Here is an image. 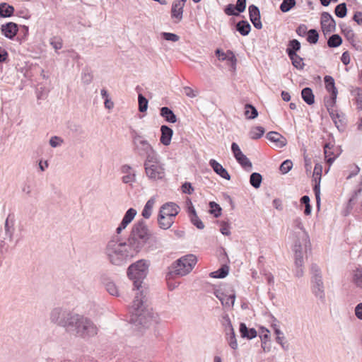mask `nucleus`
Segmentation results:
<instances>
[{
	"mask_svg": "<svg viewBox=\"0 0 362 362\" xmlns=\"http://www.w3.org/2000/svg\"><path fill=\"white\" fill-rule=\"evenodd\" d=\"M149 264L145 259H140L131 264L127 270L129 278L133 281L134 289L137 291L132 305V315L130 322L135 325H141L148 327L152 325L159 322V317L157 313L148 309L146 293L142 286L143 280L147 275Z\"/></svg>",
	"mask_w": 362,
	"mask_h": 362,
	"instance_id": "1",
	"label": "nucleus"
},
{
	"mask_svg": "<svg viewBox=\"0 0 362 362\" xmlns=\"http://www.w3.org/2000/svg\"><path fill=\"white\" fill-rule=\"evenodd\" d=\"M137 254L128 241H123L118 235H113L105 247V255L108 260L116 266L127 264Z\"/></svg>",
	"mask_w": 362,
	"mask_h": 362,
	"instance_id": "2",
	"label": "nucleus"
},
{
	"mask_svg": "<svg viewBox=\"0 0 362 362\" xmlns=\"http://www.w3.org/2000/svg\"><path fill=\"white\" fill-rule=\"evenodd\" d=\"M69 332L82 339H90L98 334V327L88 317L76 314Z\"/></svg>",
	"mask_w": 362,
	"mask_h": 362,
	"instance_id": "3",
	"label": "nucleus"
},
{
	"mask_svg": "<svg viewBox=\"0 0 362 362\" xmlns=\"http://www.w3.org/2000/svg\"><path fill=\"white\" fill-rule=\"evenodd\" d=\"M151 232L143 219L134 224L128 238V243L139 253L151 238Z\"/></svg>",
	"mask_w": 362,
	"mask_h": 362,
	"instance_id": "4",
	"label": "nucleus"
},
{
	"mask_svg": "<svg viewBox=\"0 0 362 362\" xmlns=\"http://www.w3.org/2000/svg\"><path fill=\"white\" fill-rule=\"evenodd\" d=\"M197 262L196 256L192 254L180 257L169 267L168 278L174 279L187 275L192 270Z\"/></svg>",
	"mask_w": 362,
	"mask_h": 362,
	"instance_id": "5",
	"label": "nucleus"
},
{
	"mask_svg": "<svg viewBox=\"0 0 362 362\" xmlns=\"http://www.w3.org/2000/svg\"><path fill=\"white\" fill-rule=\"evenodd\" d=\"M144 166L146 175L150 180H161L164 177L165 169L158 154L146 158Z\"/></svg>",
	"mask_w": 362,
	"mask_h": 362,
	"instance_id": "6",
	"label": "nucleus"
},
{
	"mask_svg": "<svg viewBox=\"0 0 362 362\" xmlns=\"http://www.w3.org/2000/svg\"><path fill=\"white\" fill-rule=\"evenodd\" d=\"M76 314L62 308H55L50 312L49 320L51 322L69 331Z\"/></svg>",
	"mask_w": 362,
	"mask_h": 362,
	"instance_id": "7",
	"label": "nucleus"
},
{
	"mask_svg": "<svg viewBox=\"0 0 362 362\" xmlns=\"http://www.w3.org/2000/svg\"><path fill=\"white\" fill-rule=\"evenodd\" d=\"M132 136L134 149L139 156H145L146 158H149L158 154L150 143L138 132L134 130Z\"/></svg>",
	"mask_w": 362,
	"mask_h": 362,
	"instance_id": "8",
	"label": "nucleus"
},
{
	"mask_svg": "<svg viewBox=\"0 0 362 362\" xmlns=\"http://www.w3.org/2000/svg\"><path fill=\"white\" fill-rule=\"evenodd\" d=\"M310 272L312 274L311 283L313 293L317 298L321 300H324L325 289L320 269L317 264H313L310 267Z\"/></svg>",
	"mask_w": 362,
	"mask_h": 362,
	"instance_id": "9",
	"label": "nucleus"
},
{
	"mask_svg": "<svg viewBox=\"0 0 362 362\" xmlns=\"http://www.w3.org/2000/svg\"><path fill=\"white\" fill-rule=\"evenodd\" d=\"M294 227L298 229V231L293 233L292 238L294 242V245L296 243L300 244L305 247L307 250L308 247H310V243L308 233L303 228V226L300 218H297L293 221Z\"/></svg>",
	"mask_w": 362,
	"mask_h": 362,
	"instance_id": "10",
	"label": "nucleus"
},
{
	"mask_svg": "<svg viewBox=\"0 0 362 362\" xmlns=\"http://www.w3.org/2000/svg\"><path fill=\"white\" fill-rule=\"evenodd\" d=\"M231 151L233 153L238 163L247 171H250L252 168V163L247 158L245 155L243 153L239 146L233 142L231 144Z\"/></svg>",
	"mask_w": 362,
	"mask_h": 362,
	"instance_id": "11",
	"label": "nucleus"
},
{
	"mask_svg": "<svg viewBox=\"0 0 362 362\" xmlns=\"http://www.w3.org/2000/svg\"><path fill=\"white\" fill-rule=\"evenodd\" d=\"M293 251L295 254V275L297 277H301L303 275V247L300 244L296 243L293 246Z\"/></svg>",
	"mask_w": 362,
	"mask_h": 362,
	"instance_id": "12",
	"label": "nucleus"
},
{
	"mask_svg": "<svg viewBox=\"0 0 362 362\" xmlns=\"http://www.w3.org/2000/svg\"><path fill=\"white\" fill-rule=\"evenodd\" d=\"M320 23L324 34H327L335 31V21L328 12L322 13Z\"/></svg>",
	"mask_w": 362,
	"mask_h": 362,
	"instance_id": "13",
	"label": "nucleus"
},
{
	"mask_svg": "<svg viewBox=\"0 0 362 362\" xmlns=\"http://www.w3.org/2000/svg\"><path fill=\"white\" fill-rule=\"evenodd\" d=\"M15 217L12 214H9L4 223V234L6 238L10 242L13 239V235L15 232Z\"/></svg>",
	"mask_w": 362,
	"mask_h": 362,
	"instance_id": "14",
	"label": "nucleus"
},
{
	"mask_svg": "<svg viewBox=\"0 0 362 362\" xmlns=\"http://www.w3.org/2000/svg\"><path fill=\"white\" fill-rule=\"evenodd\" d=\"M180 207L173 202H168L161 206L160 212L165 216L171 217L173 220L174 218L178 214Z\"/></svg>",
	"mask_w": 362,
	"mask_h": 362,
	"instance_id": "15",
	"label": "nucleus"
},
{
	"mask_svg": "<svg viewBox=\"0 0 362 362\" xmlns=\"http://www.w3.org/2000/svg\"><path fill=\"white\" fill-rule=\"evenodd\" d=\"M250 20L253 24L254 27L257 29H261L262 24L260 21V12L257 6L255 5H250L248 8Z\"/></svg>",
	"mask_w": 362,
	"mask_h": 362,
	"instance_id": "16",
	"label": "nucleus"
},
{
	"mask_svg": "<svg viewBox=\"0 0 362 362\" xmlns=\"http://www.w3.org/2000/svg\"><path fill=\"white\" fill-rule=\"evenodd\" d=\"M322 167L320 164H316L314 168L313 175L316 176L315 179L318 177V182H316L314 187L313 191L315 195L317 206L319 207L320 204V182L321 179Z\"/></svg>",
	"mask_w": 362,
	"mask_h": 362,
	"instance_id": "17",
	"label": "nucleus"
},
{
	"mask_svg": "<svg viewBox=\"0 0 362 362\" xmlns=\"http://www.w3.org/2000/svg\"><path fill=\"white\" fill-rule=\"evenodd\" d=\"M214 295L221 302V304L223 306L229 308L233 306L235 299V293L227 296L221 291L216 290L214 291Z\"/></svg>",
	"mask_w": 362,
	"mask_h": 362,
	"instance_id": "18",
	"label": "nucleus"
},
{
	"mask_svg": "<svg viewBox=\"0 0 362 362\" xmlns=\"http://www.w3.org/2000/svg\"><path fill=\"white\" fill-rule=\"evenodd\" d=\"M122 173L124 175L122 180L125 184H132L136 181V175L132 167L129 165H124L121 168Z\"/></svg>",
	"mask_w": 362,
	"mask_h": 362,
	"instance_id": "19",
	"label": "nucleus"
},
{
	"mask_svg": "<svg viewBox=\"0 0 362 362\" xmlns=\"http://www.w3.org/2000/svg\"><path fill=\"white\" fill-rule=\"evenodd\" d=\"M2 34L7 38L13 39L18 31L16 23L10 22L1 25Z\"/></svg>",
	"mask_w": 362,
	"mask_h": 362,
	"instance_id": "20",
	"label": "nucleus"
},
{
	"mask_svg": "<svg viewBox=\"0 0 362 362\" xmlns=\"http://www.w3.org/2000/svg\"><path fill=\"white\" fill-rule=\"evenodd\" d=\"M190 206L188 207V214L191 223L196 226L198 229L202 230L204 228V224L197 216L194 207L192 206L191 201H189Z\"/></svg>",
	"mask_w": 362,
	"mask_h": 362,
	"instance_id": "21",
	"label": "nucleus"
},
{
	"mask_svg": "<svg viewBox=\"0 0 362 362\" xmlns=\"http://www.w3.org/2000/svg\"><path fill=\"white\" fill-rule=\"evenodd\" d=\"M266 137L268 140L274 143L277 148H283L286 145V138L276 132H269L267 134Z\"/></svg>",
	"mask_w": 362,
	"mask_h": 362,
	"instance_id": "22",
	"label": "nucleus"
},
{
	"mask_svg": "<svg viewBox=\"0 0 362 362\" xmlns=\"http://www.w3.org/2000/svg\"><path fill=\"white\" fill-rule=\"evenodd\" d=\"M160 143L164 146H168L170 144L171 139L173 134V129L166 125H162L160 127Z\"/></svg>",
	"mask_w": 362,
	"mask_h": 362,
	"instance_id": "23",
	"label": "nucleus"
},
{
	"mask_svg": "<svg viewBox=\"0 0 362 362\" xmlns=\"http://www.w3.org/2000/svg\"><path fill=\"white\" fill-rule=\"evenodd\" d=\"M210 166L213 168L214 172L217 173L222 178L229 180L230 179V176L228 171L216 160L211 159L209 161Z\"/></svg>",
	"mask_w": 362,
	"mask_h": 362,
	"instance_id": "24",
	"label": "nucleus"
},
{
	"mask_svg": "<svg viewBox=\"0 0 362 362\" xmlns=\"http://www.w3.org/2000/svg\"><path fill=\"white\" fill-rule=\"evenodd\" d=\"M240 333L243 338H247L248 339H254L257 337V331L254 328H247L246 325L243 322L240 325Z\"/></svg>",
	"mask_w": 362,
	"mask_h": 362,
	"instance_id": "25",
	"label": "nucleus"
},
{
	"mask_svg": "<svg viewBox=\"0 0 362 362\" xmlns=\"http://www.w3.org/2000/svg\"><path fill=\"white\" fill-rule=\"evenodd\" d=\"M183 7V3L174 1L171 9L172 18H176L178 21H181L182 18Z\"/></svg>",
	"mask_w": 362,
	"mask_h": 362,
	"instance_id": "26",
	"label": "nucleus"
},
{
	"mask_svg": "<svg viewBox=\"0 0 362 362\" xmlns=\"http://www.w3.org/2000/svg\"><path fill=\"white\" fill-rule=\"evenodd\" d=\"M158 223L160 228L166 230L171 227L174 223V220L171 217L165 216L159 211L158 216Z\"/></svg>",
	"mask_w": 362,
	"mask_h": 362,
	"instance_id": "27",
	"label": "nucleus"
},
{
	"mask_svg": "<svg viewBox=\"0 0 362 362\" xmlns=\"http://www.w3.org/2000/svg\"><path fill=\"white\" fill-rule=\"evenodd\" d=\"M324 81L327 90L331 93V95H333V98H337L338 91L335 87L334 79L333 77L331 76H325L324 78Z\"/></svg>",
	"mask_w": 362,
	"mask_h": 362,
	"instance_id": "28",
	"label": "nucleus"
},
{
	"mask_svg": "<svg viewBox=\"0 0 362 362\" xmlns=\"http://www.w3.org/2000/svg\"><path fill=\"white\" fill-rule=\"evenodd\" d=\"M160 114L168 122L175 123L177 121L176 115L173 110L168 107H161Z\"/></svg>",
	"mask_w": 362,
	"mask_h": 362,
	"instance_id": "29",
	"label": "nucleus"
},
{
	"mask_svg": "<svg viewBox=\"0 0 362 362\" xmlns=\"http://www.w3.org/2000/svg\"><path fill=\"white\" fill-rule=\"evenodd\" d=\"M301 96L308 105H310L315 103V96L310 88H304L301 91Z\"/></svg>",
	"mask_w": 362,
	"mask_h": 362,
	"instance_id": "30",
	"label": "nucleus"
},
{
	"mask_svg": "<svg viewBox=\"0 0 362 362\" xmlns=\"http://www.w3.org/2000/svg\"><path fill=\"white\" fill-rule=\"evenodd\" d=\"M14 12L13 6L6 4H0V17L8 18L13 16Z\"/></svg>",
	"mask_w": 362,
	"mask_h": 362,
	"instance_id": "31",
	"label": "nucleus"
},
{
	"mask_svg": "<svg viewBox=\"0 0 362 362\" xmlns=\"http://www.w3.org/2000/svg\"><path fill=\"white\" fill-rule=\"evenodd\" d=\"M236 30L243 36L247 35L251 30V26L247 21H240L236 24Z\"/></svg>",
	"mask_w": 362,
	"mask_h": 362,
	"instance_id": "32",
	"label": "nucleus"
},
{
	"mask_svg": "<svg viewBox=\"0 0 362 362\" xmlns=\"http://www.w3.org/2000/svg\"><path fill=\"white\" fill-rule=\"evenodd\" d=\"M155 203L156 199L154 197H151L150 199L147 201L141 213V215L143 216L144 218H150Z\"/></svg>",
	"mask_w": 362,
	"mask_h": 362,
	"instance_id": "33",
	"label": "nucleus"
},
{
	"mask_svg": "<svg viewBox=\"0 0 362 362\" xmlns=\"http://www.w3.org/2000/svg\"><path fill=\"white\" fill-rule=\"evenodd\" d=\"M352 281L356 287L362 288V267L353 271Z\"/></svg>",
	"mask_w": 362,
	"mask_h": 362,
	"instance_id": "34",
	"label": "nucleus"
},
{
	"mask_svg": "<svg viewBox=\"0 0 362 362\" xmlns=\"http://www.w3.org/2000/svg\"><path fill=\"white\" fill-rule=\"evenodd\" d=\"M136 215V211L133 209L130 208L129 209L127 212L125 213L122 221L120 223L122 224V226H127L134 219L135 216Z\"/></svg>",
	"mask_w": 362,
	"mask_h": 362,
	"instance_id": "35",
	"label": "nucleus"
},
{
	"mask_svg": "<svg viewBox=\"0 0 362 362\" xmlns=\"http://www.w3.org/2000/svg\"><path fill=\"white\" fill-rule=\"evenodd\" d=\"M229 267L227 265H223L217 271L212 272L209 274V276L212 278L223 279L228 274Z\"/></svg>",
	"mask_w": 362,
	"mask_h": 362,
	"instance_id": "36",
	"label": "nucleus"
},
{
	"mask_svg": "<svg viewBox=\"0 0 362 362\" xmlns=\"http://www.w3.org/2000/svg\"><path fill=\"white\" fill-rule=\"evenodd\" d=\"M226 339L228 342L230 347L234 350L238 349V342L235 337L234 329L226 332Z\"/></svg>",
	"mask_w": 362,
	"mask_h": 362,
	"instance_id": "37",
	"label": "nucleus"
},
{
	"mask_svg": "<svg viewBox=\"0 0 362 362\" xmlns=\"http://www.w3.org/2000/svg\"><path fill=\"white\" fill-rule=\"evenodd\" d=\"M340 26L341 32L344 35L346 40L349 41L351 43H354L355 42V34L353 30L349 26H347L344 24Z\"/></svg>",
	"mask_w": 362,
	"mask_h": 362,
	"instance_id": "38",
	"label": "nucleus"
},
{
	"mask_svg": "<svg viewBox=\"0 0 362 362\" xmlns=\"http://www.w3.org/2000/svg\"><path fill=\"white\" fill-rule=\"evenodd\" d=\"M300 43L298 40L293 39L289 41L288 47L286 49V53L288 56L291 55V54H296V52L300 50Z\"/></svg>",
	"mask_w": 362,
	"mask_h": 362,
	"instance_id": "39",
	"label": "nucleus"
},
{
	"mask_svg": "<svg viewBox=\"0 0 362 362\" xmlns=\"http://www.w3.org/2000/svg\"><path fill=\"white\" fill-rule=\"evenodd\" d=\"M245 115L248 119H253L258 116L257 109L250 104H246L245 106Z\"/></svg>",
	"mask_w": 362,
	"mask_h": 362,
	"instance_id": "40",
	"label": "nucleus"
},
{
	"mask_svg": "<svg viewBox=\"0 0 362 362\" xmlns=\"http://www.w3.org/2000/svg\"><path fill=\"white\" fill-rule=\"evenodd\" d=\"M262 177L258 173H252L250 177V183L255 189H258L262 183Z\"/></svg>",
	"mask_w": 362,
	"mask_h": 362,
	"instance_id": "41",
	"label": "nucleus"
},
{
	"mask_svg": "<svg viewBox=\"0 0 362 362\" xmlns=\"http://www.w3.org/2000/svg\"><path fill=\"white\" fill-rule=\"evenodd\" d=\"M342 43V39L338 34H334L327 40L329 47H337Z\"/></svg>",
	"mask_w": 362,
	"mask_h": 362,
	"instance_id": "42",
	"label": "nucleus"
},
{
	"mask_svg": "<svg viewBox=\"0 0 362 362\" xmlns=\"http://www.w3.org/2000/svg\"><path fill=\"white\" fill-rule=\"evenodd\" d=\"M291 55L288 56L292 62V64L298 69H303L305 64L303 62V58L300 57L297 54H291Z\"/></svg>",
	"mask_w": 362,
	"mask_h": 362,
	"instance_id": "43",
	"label": "nucleus"
},
{
	"mask_svg": "<svg viewBox=\"0 0 362 362\" xmlns=\"http://www.w3.org/2000/svg\"><path fill=\"white\" fill-rule=\"evenodd\" d=\"M264 134V129L262 127H253L249 133L250 137L252 139H258L261 138Z\"/></svg>",
	"mask_w": 362,
	"mask_h": 362,
	"instance_id": "44",
	"label": "nucleus"
},
{
	"mask_svg": "<svg viewBox=\"0 0 362 362\" xmlns=\"http://www.w3.org/2000/svg\"><path fill=\"white\" fill-rule=\"evenodd\" d=\"M328 112H329V114L332 119L334 121L335 125L337 126V127L338 129H339V123H340V124L341 126H343L344 122L341 119V115L338 112V111L337 110L333 109V110H329Z\"/></svg>",
	"mask_w": 362,
	"mask_h": 362,
	"instance_id": "45",
	"label": "nucleus"
},
{
	"mask_svg": "<svg viewBox=\"0 0 362 362\" xmlns=\"http://www.w3.org/2000/svg\"><path fill=\"white\" fill-rule=\"evenodd\" d=\"M296 4V0H283L280 5V10L283 13L288 12Z\"/></svg>",
	"mask_w": 362,
	"mask_h": 362,
	"instance_id": "46",
	"label": "nucleus"
},
{
	"mask_svg": "<svg viewBox=\"0 0 362 362\" xmlns=\"http://www.w3.org/2000/svg\"><path fill=\"white\" fill-rule=\"evenodd\" d=\"M319 39V34L315 29H310L307 33V41L310 44H316Z\"/></svg>",
	"mask_w": 362,
	"mask_h": 362,
	"instance_id": "47",
	"label": "nucleus"
},
{
	"mask_svg": "<svg viewBox=\"0 0 362 362\" xmlns=\"http://www.w3.org/2000/svg\"><path fill=\"white\" fill-rule=\"evenodd\" d=\"M335 15L339 18H344L347 13L346 5L345 3H341L337 5L334 10Z\"/></svg>",
	"mask_w": 362,
	"mask_h": 362,
	"instance_id": "48",
	"label": "nucleus"
},
{
	"mask_svg": "<svg viewBox=\"0 0 362 362\" xmlns=\"http://www.w3.org/2000/svg\"><path fill=\"white\" fill-rule=\"evenodd\" d=\"M221 323L224 327L225 332H228V330H232V329H233L229 315L226 313L222 315Z\"/></svg>",
	"mask_w": 362,
	"mask_h": 362,
	"instance_id": "49",
	"label": "nucleus"
},
{
	"mask_svg": "<svg viewBox=\"0 0 362 362\" xmlns=\"http://www.w3.org/2000/svg\"><path fill=\"white\" fill-rule=\"evenodd\" d=\"M105 288H106L107 291L110 295L114 296H119V290L114 282L108 281L105 284Z\"/></svg>",
	"mask_w": 362,
	"mask_h": 362,
	"instance_id": "50",
	"label": "nucleus"
},
{
	"mask_svg": "<svg viewBox=\"0 0 362 362\" xmlns=\"http://www.w3.org/2000/svg\"><path fill=\"white\" fill-rule=\"evenodd\" d=\"M209 206V213L211 214H213L216 218H218L221 216L222 209L218 204L214 202H210Z\"/></svg>",
	"mask_w": 362,
	"mask_h": 362,
	"instance_id": "51",
	"label": "nucleus"
},
{
	"mask_svg": "<svg viewBox=\"0 0 362 362\" xmlns=\"http://www.w3.org/2000/svg\"><path fill=\"white\" fill-rule=\"evenodd\" d=\"M138 101L139 112H146L148 108V100L142 94L140 93L138 95Z\"/></svg>",
	"mask_w": 362,
	"mask_h": 362,
	"instance_id": "52",
	"label": "nucleus"
},
{
	"mask_svg": "<svg viewBox=\"0 0 362 362\" xmlns=\"http://www.w3.org/2000/svg\"><path fill=\"white\" fill-rule=\"evenodd\" d=\"M293 167V163L290 160H284L280 165V170L283 174L287 173L289 172Z\"/></svg>",
	"mask_w": 362,
	"mask_h": 362,
	"instance_id": "53",
	"label": "nucleus"
},
{
	"mask_svg": "<svg viewBox=\"0 0 362 362\" xmlns=\"http://www.w3.org/2000/svg\"><path fill=\"white\" fill-rule=\"evenodd\" d=\"M64 142V140L57 136H52L49 139V145L53 148L60 146Z\"/></svg>",
	"mask_w": 362,
	"mask_h": 362,
	"instance_id": "54",
	"label": "nucleus"
},
{
	"mask_svg": "<svg viewBox=\"0 0 362 362\" xmlns=\"http://www.w3.org/2000/svg\"><path fill=\"white\" fill-rule=\"evenodd\" d=\"M163 37L168 41L177 42L180 37L177 35L171 33H162Z\"/></svg>",
	"mask_w": 362,
	"mask_h": 362,
	"instance_id": "55",
	"label": "nucleus"
},
{
	"mask_svg": "<svg viewBox=\"0 0 362 362\" xmlns=\"http://www.w3.org/2000/svg\"><path fill=\"white\" fill-rule=\"evenodd\" d=\"M235 6L238 13H243L246 8V0H237L236 5Z\"/></svg>",
	"mask_w": 362,
	"mask_h": 362,
	"instance_id": "56",
	"label": "nucleus"
},
{
	"mask_svg": "<svg viewBox=\"0 0 362 362\" xmlns=\"http://www.w3.org/2000/svg\"><path fill=\"white\" fill-rule=\"evenodd\" d=\"M276 341L278 344H279L282 349L285 351L288 349V344L286 341H285V337L283 336H277L276 338Z\"/></svg>",
	"mask_w": 362,
	"mask_h": 362,
	"instance_id": "57",
	"label": "nucleus"
},
{
	"mask_svg": "<svg viewBox=\"0 0 362 362\" xmlns=\"http://www.w3.org/2000/svg\"><path fill=\"white\" fill-rule=\"evenodd\" d=\"M182 190L185 194H192L194 192V188L191 183L186 182L182 185Z\"/></svg>",
	"mask_w": 362,
	"mask_h": 362,
	"instance_id": "58",
	"label": "nucleus"
},
{
	"mask_svg": "<svg viewBox=\"0 0 362 362\" xmlns=\"http://www.w3.org/2000/svg\"><path fill=\"white\" fill-rule=\"evenodd\" d=\"M50 44L55 50L60 49L62 47V41L59 38L54 37L52 39Z\"/></svg>",
	"mask_w": 362,
	"mask_h": 362,
	"instance_id": "59",
	"label": "nucleus"
},
{
	"mask_svg": "<svg viewBox=\"0 0 362 362\" xmlns=\"http://www.w3.org/2000/svg\"><path fill=\"white\" fill-rule=\"evenodd\" d=\"M235 6L233 4H228L225 8V13L228 16H238V12H235Z\"/></svg>",
	"mask_w": 362,
	"mask_h": 362,
	"instance_id": "60",
	"label": "nucleus"
},
{
	"mask_svg": "<svg viewBox=\"0 0 362 362\" xmlns=\"http://www.w3.org/2000/svg\"><path fill=\"white\" fill-rule=\"evenodd\" d=\"M308 31V28L305 24H300L296 29V33L300 37L307 35Z\"/></svg>",
	"mask_w": 362,
	"mask_h": 362,
	"instance_id": "61",
	"label": "nucleus"
},
{
	"mask_svg": "<svg viewBox=\"0 0 362 362\" xmlns=\"http://www.w3.org/2000/svg\"><path fill=\"white\" fill-rule=\"evenodd\" d=\"M336 99L337 98H333V95H331L330 98L325 102V106L327 109V111L334 109V107L336 103Z\"/></svg>",
	"mask_w": 362,
	"mask_h": 362,
	"instance_id": "62",
	"label": "nucleus"
},
{
	"mask_svg": "<svg viewBox=\"0 0 362 362\" xmlns=\"http://www.w3.org/2000/svg\"><path fill=\"white\" fill-rule=\"evenodd\" d=\"M81 79L83 83L89 84L92 81L93 76L90 73L84 71L82 74Z\"/></svg>",
	"mask_w": 362,
	"mask_h": 362,
	"instance_id": "63",
	"label": "nucleus"
},
{
	"mask_svg": "<svg viewBox=\"0 0 362 362\" xmlns=\"http://www.w3.org/2000/svg\"><path fill=\"white\" fill-rule=\"evenodd\" d=\"M354 313L358 320H362V303L356 305L354 309Z\"/></svg>",
	"mask_w": 362,
	"mask_h": 362,
	"instance_id": "64",
	"label": "nucleus"
}]
</instances>
